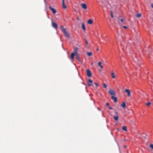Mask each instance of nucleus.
Masks as SVG:
<instances>
[{
	"mask_svg": "<svg viewBox=\"0 0 153 153\" xmlns=\"http://www.w3.org/2000/svg\"><path fill=\"white\" fill-rule=\"evenodd\" d=\"M114 119L115 120H118V117L117 116H114Z\"/></svg>",
	"mask_w": 153,
	"mask_h": 153,
	"instance_id": "4be33fe9",
	"label": "nucleus"
},
{
	"mask_svg": "<svg viewBox=\"0 0 153 153\" xmlns=\"http://www.w3.org/2000/svg\"><path fill=\"white\" fill-rule=\"evenodd\" d=\"M82 28L84 30H86V28H85V25L83 23H82Z\"/></svg>",
	"mask_w": 153,
	"mask_h": 153,
	"instance_id": "4468645a",
	"label": "nucleus"
},
{
	"mask_svg": "<svg viewBox=\"0 0 153 153\" xmlns=\"http://www.w3.org/2000/svg\"><path fill=\"white\" fill-rule=\"evenodd\" d=\"M78 50V48L77 47L75 48L74 49V53H75L76 54H77L78 53L77 51Z\"/></svg>",
	"mask_w": 153,
	"mask_h": 153,
	"instance_id": "9b49d317",
	"label": "nucleus"
},
{
	"mask_svg": "<svg viewBox=\"0 0 153 153\" xmlns=\"http://www.w3.org/2000/svg\"><path fill=\"white\" fill-rule=\"evenodd\" d=\"M136 16L137 17H140L141 16V14L140 13H138Z\"/></svg>",
	"mask_w": 153,
	"mask_h": 153,
	"instance_id": "5701e85b",
	"label": "nucleus"
},
{
	"mask_svg": "<svg viewBox=\"0 0 153 153\" xmlns=\"http://www.w3.org/2000/svg\"><path fill=\"white\" fill-rule=\"evenodd\" d=\"M106 105H107V106H109V103L108 102H107V103H106Z\"/></svg>",
	"mask_w": 153,
	"mask_h": 153,
	"instance_id": "2f4dec72",
	"label": "nucleus"
},
{
	"mask_svg": "<svg viewBox=\"0 0 153 153\" xmlns=\"http://www.w3.org/2000/svg\"><path fill=\"white\" fill-rule=\"evenodd\" d=\"M122 129L123 130L125 131H127V128H126V126H123L122 127Z\"/></svg>",
	"mask_w": 153,
	"mask_h": 153,
	"instance_id": "aec40b11",
	"label": "nucleus"
},
{
	"mask_svg": "<svg viewBox=\"0 0 153 153\" xmlns=\"http://www.w3.org/2000/svg\"><path fill=\"white\" fill-rule=\"evenodd\" d=\"M102 64V62H98V65L100 66V67H103V66L104 65H101V64Z\"/></svg>",
	"mask_w": 153,
	"mask_h": 153,
	"instance_id": "f3484780",
	"label": "nucleus"
},
{
	"mask_svg": "<svg viewBox=\"0 0 153 153\" xmlns=\"http://www.w3.org/2000/svg\"><path fill=\"white\" fill-rule=\"evenodd\" d=\"M62 7L64 9H66L67 8L66 6L65 5L64 2V0H62Z\"/></svg>",
	"mask_w": 153,
	"mask_h": 153,
	"instance_id": "9d476101",
	"label": "nucleus"
},
{
	"mask_svg": "<svg viewBox=\"0 0 153 153\" xmlns=\"http://www.w3.org/2000/svg\"><path fill=\"white\" fill-rule=\"evenodd\" d=\"M60 28L61 29V30L62 32L64 33L65 36L66 38H69L70 35L69 33L66 31V29L64 28L62 26H61L60 27Z\"/></svg>",
	"mask_w": 153,
	"mask_h": 153,
	"instance_id": "f257e3e1",
	"label": "nucleus"
},
{
	"mask_svg": "<svg viewBox=\"0 0 153 153\" xmlns=\"http://www.w3.org/2000/svg\"><path fill=\"white\" fill-rule=\"evenodd\" d=\"M123 28H125V29L127 28V27H126V26H123Z\"/></svg>",
	"mask_w": 153,
	"mask_h": 153,
	"instance_id": "7c9ffc66",
	"label": "nucleus"
},
{
	"mask_svg": "<svg viewBox=\"0 0 153 153\" xmlns=\"http://www.w3.org/2000/svg\"><path fill=\"white\" fill-rule=\"evenodd\" d=\"M49 9L50 10H51L52 11V12L53 14H55V13H56V10L54 8H52L51 6H50L49 7Z\"/></svg>",
	"mask_w": 153,
	"mask_h": 153,
	"instance_id": "0eeeda50",
	"label": "nucleus"
},
{
	"mask_svg": "<svg viewBox=\"0 0 153 153\" xmlns=\"http://www.w3.org/2000/svg\"><path fill=\"white\" fill-rule=\"evenodd\" d=\"M87 54L88 56H89L92 55V53L91 52H88L87 53Z\"/></svg>",
	"mask_w": 153,
	"mask_h": 153,
	"instance_id": "412c9836",
	"label": "nucleus"
},
{
	"mask_svg": "<svg viewBox=\"0 0 153 153\" xmlns=\"http://www.w3.org/2000/svg\"><path fill=\"white\" fill-rule=\"evenodd\" d=\"M77 19L78 20H79V18L78 17L77 18Z\"/></svg>",
	"mask_w": 153,
	"mask_h": 153,
	"instance_id": "c9c22d12",
	"label": "nucleus"
},
{
	"mask_svg": "<svg viewBox=\"0 0 153 153\" xmlns=\"http://www.w3.org/2000/svg\"><path fill=\"white\" fill-rule=\"evenodd\" d=\"M111 76L112 78L114 79L115 78V76L114 75V73L113 71L111 72Z\"/></svg>",
	"mask_w": 153,
	"mask_h": 153,
	"instance_id": "a211bd4d",
	"label": "nucleus"
},
{
	"mask_svg": "<svg viewBox=\"0 0 153 153\" xmlns=\"http://www.w3.org/2000/svg\"><path fill=\"white\" fill-rule=\"evenodd\" d=\"M111 16L112 18H113V16L112 14V11L111 12Z\"/></svg>",
	"mask_w": 153,
	"mask_h": 153,
	"instance_id": "bb28decb",
	"label": "nucleus"
},
{
	"mask_svg": "<svg viewBox=\"0 0 153 153\" xmlns=\"http://www.w3.org/2000/svg\"><path fill=\"white\" fill-rule=\"evenodd\" d=\"M151 6H152V8H153V3L152 4Z\"/></svg>",
	"mask_w": 153,
	"mask_h": 153,
	"instance_id": "72a5a7b5",
	"label": "nucleus"
},
{
	"mask_svg": "<svg viewBox=\"0 0 153 153\" xmlns=\"http://www.w3.org/2000/svg\"><path fill=\"white\" fill-rule=\"evenodd\" d=\"M111 99L114 101L115 102H116L117 101V98L116 97H114V96H112L111 97Z\"/></svg>",
	"mask_w": 153,
	"mask_h": 153,
	"instance_id": "1a4fd4ad",
	"label": "nucleus"
},
{
	"mask_svg": "<svg viewBox=\"0 0 153 153\" xmlns=\"http://www.w3.org/2000/svg\"><path fill=\"white\" fill-rule=\"evenodd\" d=\"M109 108L110 110H111V109H112V107L111 106L109 107Z\"/></svg>",
	"mask_w": 153,
	"mask_h": 153,
	"instance_id": "c756f323",
	"label": "nucleus"
},
{
	"mask_svg": "<svg viewBox=\"0 0 153 153\" xmlns=\"http://www.w3.org/2000/svg\"><path fill=\"white\" fill-rule=\"evenodd\" d=\"M125 92L127 93V96L129 97L130 96V92L129 90L128 89H126L125 90Z\"/></svg>",
	"mask_w": 153,
	"mask_h": 153,
	"instance_id": "6e6552de",
	"label": "nucleus"
},
{
	"mask_svg": "<svg viewBox=\"0 0 153 153\" xmlns=\"http://www.w3.org/2000/svg\"><path fill=\"white\" fill-rule=\"evenodd\" d=\"M94 84L95 85H96V86H97H97H98V84H97V83H96V82H94Z\"/></svg>",
	"mask_w": 153,
	"mask_h": 153,
	"instance_id": "c85d7f7f",
	"label": "nucleus"
},
{
	"mask_svg": "<svg viewBox=\"0 0 153 153\" xmlns=\"http://www.w3.org/2000/svg\"><path fill=\"white\" fill-rule=\"evenodd\" d=\"M99 50V49L98 48H97V51H98Z\"/></svg>",
	"mask_w": 153,
	"mask_h": 153,
	"instance_id": "e433bc0d",
	"label": "nucleus"
},
{
	"mask_svg": "<svg viewBox=\"0 0 153 153\" xmlns=\"http://www.w3.org/2000/svg\"><path fill=\"white\" fill-rule=\"evenodd\" d=\"M98 70L100 72H101V71H102V70L101 69H98Z\"/></svg>",
	"mask_w": 153,
	"mask_h": 153,
	"instance_id": "473e14b6",
	"label": "nucleus"
},
{
	"mask_svg": "<svg viewBox=\"0 0 153 153\" xmlns=\"http://www.w3.org/2000/svg\"><path fill=\"white\" fill-rule=\"evenodd\" d=\"M151 102H148L146 103V105L147 106H149L151 104Z\"/></svg>",
	"mask_w": 153,
	"mask_h": 153,
	"instance_id": "b1692460",
	"label": "nucleus"
},
{
	"mask_svg": "<svg viewBox=\"0 0 153 153\" xmlns=\"http://www.w3.org/2000/svg\"><path fill=\"white\" fill-rule=\"evenodd\" d=\"M121 106L123 108H126V104L125 102H123L122 103L121 105Z\"/></svg>",
	"mask_w": 153,
	"mask_h": 153,
	"instance_id": "ddd939ff",
	"label": "nucleus"
},
{
	"mask_svg": "<svg viewBox=\"0 0 153 153\" xmlns=\"http://www.w3.org/2000/svg\"><path fill=\"white\" fill-rule=\"evenodd\" d=\"M76 59H77L80 62H81V61L79 58L78 53H77V54H76Z\"/></svg>",
	"mask_w": 153,
	"mask_h": 153,
	"instance_id": "6ab92c4d",
	"label": "nucleus"
},
{
	"mask_svg": "<svg viewBox=\"0 0 153 153\" xmlns=\"http://www.w3.org/2000/svg\"><path fill=\"white\" fill-rule=\"evenodd\" d=\"M82 8L84 9H87V7L85 4L82 3L81 5Z\"/></svg>",
	"mask_w": 153,
	"mask_h": 153,
	"instance_id": "423d86ee",
	"label": "nucleus"
},
{
	"mask_svg": "<svg viewBox=\"0 0 153 153\" xmlns=\"http://www.w3.org/2000/svg\"><path fill=\"white\" fill-rule=\"evenodd\" d=\"M149 147L152 149H153V144H151L150 145Z\"/></svg>",
	"mask_w": 153,
	"mask_h": 153,
	"instance_id": "a878e982",
	"label": "nucleus"
},
{
	"mask_svg": "<svg viewBox=\"0 0 153 153\" xmlns=\"http://www.w3.org/2000/svg\"><path fill=\"white\" fill-rule=\"evenodd\" d=\"M76 55V54L74 53H71V59H73L74 58V56L75 55Z\"/></svg>",
	"mask_w": 153,
	"mask_h": 153,
	"instance_id": "f8f14e48",
	"label": "nucleus"
},
{
	"mask_svg": "<svg viewBox=\"0 0 153 153\" xmlns=\"http://www.w3.org/2000/svg\"><path fill=\"white\" fill-rule=\"evenodd\" d=\"M108 93L111 95L114 96L115 95V91L113 90H110L108 91Z\"/></svg>",
	"mask_w": 153,
	"mask_h": 153,
	"instance_id": "f03ea898",
	"label": "nucleus"
},
{
	"mask_svg": "<svg viewBox=\"0 0 153 153\" xmlns=\"http://www.w3.org/2000/svg\"><path fill=\"white\" fill-rule=\"evenodd\" d=\"M123 20L122 19H120H120H119L118 21V22H119V23L120 25L122 24V23L123 22Z\"/></svg>",
	"mask_w": 153,
	"mask_h": 153,
	"instance_id": "dca6fc26",
	"label": "nucleus"
},
{
	"mask_svg": "<svg viewBox=\"0 0 153 153\" xmlns=\"http://www.w3.org/2000/svg\"><path fill=\"white\" fill-rule=\"evenodd\" d=\"M93 21L91 19H89L88 21V24H92L93 23Z\"/></svg>",
	"mask_w": 153,
	"mask_h": 153,
	"instance_id": "2eb2a0df",
	"label": "nucleus"
},
{
	"mask_svg": "<svg viewBox=\"0 0 153 153\" xmlns=\"http://www.w3.org/2000/svg\"><path fill=\"white\" fill-rule=\"evenodd\" d=\"M85 42L86 44L87 45H88V43L86 39H85Z\"/></svg>",
	"mask_w": 153,
	"mask_h": 153,
	"instance_id": "cd10ccee",
	"label": "nucleus"
},
{
	"mask_svg": "<svg viewBox=\"0 0 153 153\" xmlns=\"http://www.w3.org/2000/svg\"><path fill=\"white\" fill-rule=\"evenodd\" d=\"M52 26L55 29H56L57 28V25L56 22H52Z\"/></svg>",
	"mask_w": 153,
	"mask_h": 153,
	"instance_id": "20e7f679",
	"label": "nucleus"
},
{
	"mask_svg": "<svg viewBox=\"0 0 153 153\" xmlns=\"http://www.w3.org/2000/svg\"><path fill=\"white\" fill-rule=\"evenodd\" d=\"M102 85L106 89L107 88V86L105 84H104V83Z\"/></svg>",
	"mask_w": 153,
	"mask_h": 153,
	"instance_id": "393cba45",
	"label": "nucleus"
},
{
	"mask_svg": "<svg viewBox=\"0 0 153 153\" xmlns=\"http://www.w3.org/2000/svg\"><path fill=\"white\" fill-rule=\"evenodd\" d=\"M124 147L125 148H126V146H124Z\"/></svg>",
	"mask_w": 153,
	"mask_h": 153,
	"instance_id": "4c0bfd02",
	"label": "nucleus"
},
{
	"mask_svg": "<svg viewBox=\"0 0 153 153\" xmlns=\"http://www.w3.org/2000/svg\"><path fill=\"white\" fill-rule=\"evenodd\" d=\"M115 113L117 115L118 114L117 112H115Z\"/></svg>",
	"mask_w": 153,
	"mask_h": 153,
	"instance_id": "f704fd0d",
	"label": "nucleus"
},
{
	"mask_svg": "<svg viewBox=\"0 0 153 153\" xmlns=\"http://www.w3.org/2000/svg\"><path fill=\"white\" fill-rule=\"evenodd\" d=\"M86 72L87 76L88 77H91L92 76V74L90 70L89 69H87L86 70Z\"/></svg>",
	"mask_w": 153,
	"mask_h": 153,
	"instance_id": "7ed1b4c3",
	"label": "nucleus"
},
{
	"mask_svg": "<svg viewBox=\"0 0 153 153\" xmlns=\"http://www.w3.org/2000/svg\"><path fill=\"white\" fill-rule=\"evenodd\" d=\"M92 83V81L90 79H88L87 81V84L88 86H91Z\"/></svg>",
	"mask_w": 153,
	"mask_h": 153,
	"instance_id": "39448f33",
	"label": "nucleus"
}]
</instances>
